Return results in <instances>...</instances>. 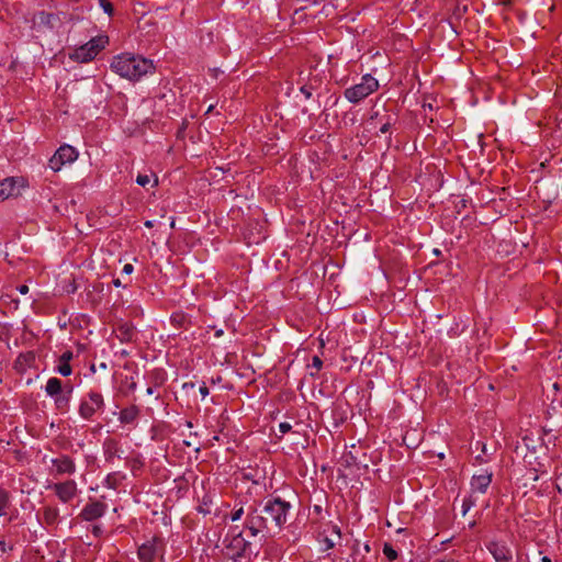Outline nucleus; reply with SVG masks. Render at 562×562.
<instances>
[{"mask_svg":"<svg viewBox=\"0 0 562 562\" xmlns=\"http://www.w3.org/2000/svg\"><path fill=\"white\" fill-rule=\"evenodd\" d=\"M134 270V267L131 265V263H126L124 267H123V272L126 273V274H130L132 273Z\"/></svg>","mask_w":562,"mask_h":562,"instance_id":"38","label":"nucleus"},{"mask_svg":"<svg viewBox=\"0 0 562 562\" xmlns=\"http://www.w3.org/2000/svg\"><path fill=\"white\" fill-rule=\"evenodd\" d=\"M291 508V504L281 499L280 497H274L268 499L261 513L263 516L269 518V526L271 527V531L273 529L280 530L281 527L286 522V516Z\"/></svg>","mask_w":562,"mask_h":562,"instance_id":"2","label":"nucleus"},{"mask_svg":"<svg viewBox=\"0 0 562 562\" xmlns=\"http://www.w3.org/2000/svg\"><path fill=\"white\" fill-rule=\"evenodd\" d=\"M486 549L493 555L495 562H513L512 549L501 541H491L486 543Z\"/></svg>","mask_w":562,"mask_h":562,"instance_id":"9","label":"nucleus"},{"mask_svg":"<svg viewBox=\"0 0 562 562\" xmlns=\"http://www.w3.org/2000/svg\"><path fill=\"white\" fill-rule=\"evenodd\" d=\"M322 366H323V361L321 360V358L317 356L313 357L312 367L315 368L316 370H321Z\"/></svg>","mask_w":562,"mask_h":562,"instance_id":"32","label":"nucleus"},{"mask_svg":"<svg viewBox=\"0 0 562 562\" xmlns=\"http://www.w3.org/2000/svg\"><path fill=\"white\" fill-rule=\"evenodd\" d=\"M324 542L326 544V550H329L335 547V540L329 536H325Z\"/></svg>","mask_w":562,"mask_h":562,"instance_id":"34","label":"nucleus"},{"mask_svg":"<svg viewBox=\"0 0 562 562\" xmlns=\"http://www.w3.org/2000/svg\"><path fill=\"white\" fill-rule=\"evenodd\" d=\"M463 515H465L468 513V510L470 509L471 505L468 504L465 501L463 502Z\"/></svg>","mask_w":562,"mask_h":562,"instance_id":"40","label":"nucleus"},{"mask_svg":"<svg viewBox=\"0 0 562 562\" xmlns=\"http://www.w3.org/2000/svg\"><path fill=\"white\" fill-rule=\"evenodd\" d=\"M212 110H213V105H210L207 109V113L211 112Z\"/></svg>","mask_w":562,"mask_h":562,"instance_id":"50","label":"nucleus"},{"mask_svg":"<svg viewBox=\"0 0 562 562\" xmlns=\"http://www.w3.org/2000/svg\"><path fill=\"white\" fill-rule=\"evenodd\" d=\"M199 392L203 398H205L209 395V389L205 384H203L199 387Z\"/></svg>","mask_w":562,"mask_h":562,"instance_id":"37","label":"nucleus"},{"mask_svg":"<svg viewBox=\"0 0 562 562\" xmlns=\"http://www.w3.org/2000/svg\"><path fill=\"white\" fill-rule=\"evenodd\" d=\"M246 527L249 529L250 535H251L252 537H256V536H257V535L262 530V529H260V528H258V527H252V526L247 525V524H246Z\"/></svg>","mask_w":562,"mask_h":562,"instance_id":"36","label":"nucleus"},{"mask_svg":"<svg viewBox=\"0 0 562 562\" xmlns=\"http://www.w3.org/2000/svg\"><path fill=\"white\" fill-rule=\"evenodd\" d=\"M113 284H114V286H116V288L122 286V282H121V280H120V279H114V280H113Z\"/></svg>","mask_w":562,"mask_h":562,"instance_id":"42","label":"nucleus"},{"mask_svg":"<svg viewBox=\"0 0 562 562\" xmlns=\"http://www.w3.org/2000/svg\"><path fill=\"white\" fill-rule=\"evenodd\" d=\"M9 505V494L7 491L0 488V517L5 515V509Z\"/></svg>","mask_w":562,"mask_h":562,"instance_id":"23","label":"nucleus"},{"mask_svg":"<svg viewBox=\"0 0 562 562\" xmlns=\"http://www.w3.org/2000/svg\"><path fill=\"white\" fill-rule=\"evenodd\" d=\"M383 553L390 561H394L397 558L396 550L390 543H384Z\"/></svg>","mask_w":562,"mask_h":562,"instance_id":"24","label":"nucleus"},{"mask_svg":"<svg viewBox=\"0 0 562 562\" xmlns=\"http://www.w3.org/2000/svg\"><path fill=\"white\" fill-rule=\"evenodd\" d=\"M246 524L271 532V527L269 526V518L267 516H263L262 513L257 514L256 508H250L249 513L247 514Z\"/></svg>","mask_w":562,"mask_h":562,"instance_id":"12","label":"nucleus"},{"mask_svg":"<svg viewBox=\"0 0 562 562\" xmlns=\"http://www.w3.org/2000/svg\"><path fill=\"white\" fill-rule=\"evenodd\" d=\"M72 393V387L68 391H64L59 393L58 395L53 396L54 403L57 409L64 411L67 409L69 406L70 397Z\"/></svg>","mask_w":562,"mask_h":562,"instance_id":"19","label":"nucleus"},{"mask_svg":"<svg viewBox=\"0 0 562 562\" xmlns=\"http://www.w3.org/2000/svg\"><path fill=\"white\" fill-rule=\"evenodd\" d=\"M378 87L379 82L374 77L364 75L361 78V82L346 89L344 95L349 102L358 103L374 92Z\"/></svg>","mask_w":562,"mask_h":562,"instance_id":"4","label":"nucleus"},{"mask_svg":"<svg viewBox=\"0 0 562 562\" xmlns=\"http://www.w3.org/2000/svg\"><path fill=\"white\" fill-rule=\"evenodd\" d=\"M135 335V328L128 323H124L117 327V337L122 341H131Z\"/></svg>","mask_w":562,"mask_h":562,"instance_id":"20","label":"nucleus"},{"mask_svg":"<svg viewBox=\"0 0 562 562\" xmlns=\"http://www.w3.org/2000/svg\"><path fill=\"white\" fill-rule=\"evenodd\" d=\"M482 452H486V446L484 443H482Z\"/></svg>","mask_w":562,"mask_h":562,"instance_id":"48","label":"nucleus"},{"mask_svg":"<svg viewBox=\"0 0 562 562\" xmlns=\"http://www.w3.org/2000/svg\"><path fill=\"white\" fill-rule=\"evenodd\" d=\"M105 406L104 398L101 393L90 391L81 398L79 404V415L85 420H92L93 415L98 412H103Z\"/></svg>","mask_w":562,"mask_h":562,"instance_id":"5","label":"nucleus"},{"mask_svg":"<svg viewBox=\"0 0 562 562\" xmlns=\"http://www.w3.org/2000/svg\"><path fill=\"white\" fill-rule=\"evenodd\" d=\"M61 392H64L61 380H59L58 378H49L45 385V393L49 397H53Z\"/></svg>","mask_w":562,"mask_h":562,"instance_id":"18","label":"nucleus"},{"mask_svg":"<svg viewBox=\"0 0 562 562\" xmlns=\"http://www.w3.org/2000/svg\"><path fill=\"white\" fill-rule=\"evenodd\" d=\"M70 387H71L70 385H66V386L64 387V391H68V390H70Z\"/></svg>","mask_w":562,"mask_h":562,"instance_id":"49","label":"nucleus"},{"mask_svg":"<svg viewBox=\"0 0 562 562\" xmlns=\"http://www.w3.org/2000/svg\"><path fill=\"white\" fill-rule=\"evenodd\" d=\"M243 515H244V508L239 507L238 509L233 512L231 519L233 521H237L241 518Z\"/></svg>","mask_w":562,"mask_h":562,"instance_id":"29","label":"nucleus"},{"mask_svg":"<svg viewBox=\"0 0 562 562\" xmlns=\"http://www.w3.org/2000/svg\"><path fill=\"white\" fill-rule=\"evenodd\" d=\"M59 517V509L53 506H45L43 508V520L45 524L52 526L55 525Z\"/></svg>","mask_w":562,"mask_h":562,"instance_id":"21","label":"nucleus"},{"mask_svg":"<svg viewBox=\"0 0 562 562\" xmlns=\"http://www.w3.org/2000/svg\"><path fill=\"white\" fill-rule=\"evenodd\" d=\"M227 549L232 551L233 555L236 558H246L251 554V543L243 537L241 532L232 537Z\"/></svg>","mask_w":562,"mask_h":562,"instance_id":"8","label":"nucleus"},{"mask_svg":"<svg viewBox=\"0 0 562 562\" xmlns=\"http://www.w3.org/2000/svg\"><path fill=\"white\" fill-rule=\"evenodd\" d=\"M392 122H391V119L389 117L387 121L380 127V133L381 134H386L391 126H392Z\"/></svg>","mask_w":562,"mask_h":562,"instance_id":"30","label":"nucleus"},{"mask_svg":"<svg viewBox=\"0 0 562 562\" xmlns=\"http://www.w3.org/2000/svg\"><path fill=\"white\" fill-rule=\"evenodd\" d=\"M78 158V151L75 147L70 145L60 146L53 157L48 160V167L53 171H59L63 166L67 164H72Z\"/></svg>","mask_w":562,"mask_h":562,"instance_id":"7","label":"nucleus"},{"mask_svg":"<svg viewBox=\"0 0 562 562\" xmlns=\"http://www.w3.org/2000/svg\"><path fill=\"white\" fill-rule=\"evenodd\" d=\"M21 294H26L29 292V286L26 284H22L18 288Z\"/></svg>","mask_w":562,"mask_h":562,"instance_id":"39","label":"nucleus"},{"mask_svg":"<svg viewBox=\"0 0 562 562\" xmlns=\"http://www.w3.org/2000/svg\"><path fill=\"white\" fill-rule=\"evenodd\" d=\"M145 226L148 227V228L154 227V221H146L145 222Z\"/></svg>","mask_w":562,"mask_h":562,"instance_id":"43","label":"nucleus"},{"mask_svg":"<svg viewBox=\"0 0 562 562\" xmlns=\"http://www.w3.org/2000/svg\"><path fill=\"white\" fill-rule=\"evenodd\" d=\"M104 457L108 462H112L114 458H123L124 450L120 443L112 438H108L103 442Z\"/></svg>","mask_w":562,"mask_h":562,"instance_id":"13","label":"nucleus"},{"mask_svg":"<svg viewBox=\"0 0 562 562\" xmlns=\"http://www.w3.org/2000/svg\"><path fill=\"white\" fill-rule=\"evenodd\" d=\"M101 369H105L106 368V364L105 363H101Z\"/></svg>","mask_w":562,"mask_h":562,"instance_id":"51","label":"nucleus"},{"mask_svg":"<svg viewBox=\"0 0 562 562\" xmlns=\"http://www.w3.org/2000/svg\"><path fill=\"white\" fill-rule=\"evenodd\" d=\"M292 426L289 423H281L279 425V431L284 435L291 430Z\"/></svg>","mask_w":562,"mask_h":562,"instance_id":"33","label":"nucleus"},{"mask_svg":"<svg viewBox=\"0 0 562 562\" xmlns=\"http://www.w3.org/2000/svg\"><path fill=\"white\" fill-rule=\"evenodd\" d=\"M366 552H370V546L368 543L364 544Z\"/></svg>","mask_w":562,"mask_h":562,"instance_id":"47","label":"nucleus"},{"mask_svg":"<svg viewBox=\"0 0 562 562\" xmlns=\"http://www.w3.org/2000/svg\"><path fill=\"white\" fill-rule=\"evenodd\" d=\"M16 194H19V189L16 188V182L13 178H7L0 181V201Z\"/></svg>","mask_w":562,"mask_h":562,"instance_id":"16","label":"nucleus"},{"mask_svg":"<svg viewBox=\"0 0 562 562\" xmlns=\"http://www.w3.org/2000/svg\"><path fill=\"white\" fill-rule=\"evenodd\" d=\"M0 550H1V552H5L7 551L5 543L2 540H0Z\"/></svg>","mask_w":562,"mask_h":562,"instance_id":"41","label":"nucleus"},{"mask_svg":"<svg viewBox=\"0 0 562 562\" xmlns=\"http://www.w3.org/2000/svg\"><path fill=\"white\" fill-rule=\"evenodd\" d=\"M330 529H331V533H330V536H333V535H334V536H336L338 539H340V537H341L340 528H339L337 525H333V526L330 527Z\"/></svg>","mask_w":562,"mask_h":562,"instance_id":"35","label":"nucleus"},{"mask_svg":"<svg viewBox=\"0 0 562 562\" xmlns=\"http://www.w3.org/2000/svg\"><path fill=\"white\" fill-rule=\"evenodd\" d=\"M52 488L63 503L70 502L77 495V483L74 480H68L61 483L53 484Z\"/></svg>","mask_w":562,"mask_h":562,"instance_id":"10","label":"nucleus"},{"mask_svg":"<svg viewBox=\"0 0 562 562\" xmlns=\"http://www.w3.org/2000/svg\"><path fill=\"white\" fill-rule=\"evenodd\" d=\"M99 4L109 16L113 15L114 8L109 0H99Z\"/></svg>","mask_w":562,"mask_h":562,"instance_id":"25","label":"nucleus"},{"mask_svg":"<svg viewBox=\"0 0 562 562\" xmlns=\"http://www.w3.org/2000/svg\"><path fill=\"white\" fill-rule=\"evenodd\" d=\"M111 69L122 78L135 81L153 72L154 64L139 55L125 53L113 58Z\"/></svg>","mask_w":562,"mask_h":562,"instance_id":"1","label":"nucleus"},{"mask_svg":"<svg viewBox=\"0 0 562 562\" xmlns=\"http://www.w3.org/2000/svg\"><path fill=\"white\" fill-rule=\"evenodd\" d=\"M300 91L305 95L306 99H310L312 97V87L310 86H302Z\"/></svg>","mask_w":562,"mask_h":562,"instance_id":"31","label":"nucleus"},{"mask_svg":"<svg viewBox=\"0 0 562 562\" xmlns=\"http://www.w3.org/2000/svg\"><path fill=\"white\" fill-rule=\"evenodd\" d=\"M136 182H137V184H139L142 187H146L150 182L149 176L138 175L136 178Z\"/></svg>","mask_w":562,"mask_h":562,"instance_id":"27","label":"nucleus"},{"mask_svg":"<svg viewBox=\"0 0 562 562\" xmlns=\"http://www.w3.org/2000/svg\"><path fill=\"white\" fill-rule=\"evenodd\" d=\"M165 551L166 544L164 539L153 537L138 547L137 558L140 562H154L156 558L162 559Z\"/></svg>","mask_w":562,"mask_h":562,"instance_id":"6","label":"nucleus"},{"mask_svg":"<svg viewBox=\"0 0 562 562\" xmlns=\"http://www.w3.org/2000/svg\"><path fill=\"white\" fill-rule=\"evenodd\" d=\"M146 393H147L148 395H151V394L154 393L153 387H148V389L146 390Z\"/></svg>","mask_w":562,"mask_h":562,"instance_id":"46","label":"nucleus"},{"mask_svg":"<svg viewBox=\"0 0 562 562\" xmlns=\"http://www.w3.org/2000/svg\"><path fill=\"white\" fill-rule=\"evenodd\" d=\"M541 562H551V559L549 557H543L541 559Z\"/></svg>","mask_w":562,"mask_h":562,"instance_id":"45","label":"nucleus"},{"mask_svg":"<svg viewBox=\"0 0 562 562\" xmlns=\"http://www.w3.org/2000/svg\"><path fill=\"white\" fill-rule=\"evenodd\" d=\"M139 415V409L137 406L135 405H131L126 408H123L121 412H120V416H119V420L122 423V424H133L136 418L138 417Z\"/></svg>","mask_w":562,"mask_h":562,"instance_id":"17","label":"nucleus"},{"mask_svg":"<svg viewBox=\"0 0 562 562\" xmlns=\"http://www.w3.org/2000/svg\"><path fill=\"white\" fill-rule=\"evenodd\" d=\"M52 463L56 468L58 474H72L76 471V465L68 456L52 459Z\"/></svg>","mask_w":562,"mask_h":562,"instance_id":"15","label":"nucleus"},{"mask_svg":"<svg viewBox=\"0 0 562 562\" xmlns=\"http://www.w3.org/2000/svg\"><path fill=\"white\" fill-rule=\"evenodd\" d=\"M106 505L101 502H90L81 510V518L87 521L95 520L105 513Z\"/></svg>","mask_w":562,"mask_h":562,"instance_id":"11","label":"nucleus"},{"mask_svg":"<svg viewBox=\"0 0 562 562\" xmlns=\"http://www.w3.org/2000/svg\"><path fill=\"white\" fill-rule=\"evenodd\" d=\"M55 372L59 373L63 376H69L72 373V368L70 362H58L55 367Z\"/></svg>","mask_w":562,"mask_h":562,"instance_id":"22","label":"nucleus"},{"mask_svg":"<svg viewBox=\"0 0 562 562\" xmlns=\"http://www.w3.org/2000/svg\"><path fill=\"white\" fill-rule=\"evenodd\" d=\"M38 16H40L41 23H44V24H49L50 20L54 18V15L52 13H46V12H41Z\"/></svg>","mask_w":562,"mask_h":562,"instance_id":"28","label":"nucleus"},{"mask_svg":"<svg viewBox=\"0 0 562 562\" xmlns=\"http://www.w3.org/2000/svg\"><path fill=\"white\" fill-rule=\"evenodd\" d=\"M72 358H74V353L71 351L67 350L59 356L58 362H70Z\"/></svg>","mask_w":562,"mask_h":562,"instance_id":"26","label":"nucleus"},{"mask_svg":"<svg viewBox=\"0 0 562 562\" xmlns=\"http://www.w3.org/2000/svg\"><path fill=\"white\" fill-rule=\"evenodd\" d=\"M434 562H454L453 559H442V560H436Z\"/></svg>","mask_w":562,"mask_h":562,"instance_id":"44","label":"nucleus"},{"mask_svg":"<svg viewBox=\"0 0 562 562\" xmlns=\"http://www.w3.org/2000/svg\"><path fill=\"white\" fill-rule=\"evenodd\" d=\"M492 476H493V473L487 472V471H484L481 474L473 475V477L471 480L472 488L484 494L487 491V488L492 482Z\"/></svg>","mask_w":562,"mask_h":562,"instance_id":"14","label":"nucleus"},{"mask_svg":"<svg viewBox=\"0 0 562 562\" xmlns=\"http://www.w3.org/2000/svg\"><path fill=\"white\" fill-rule=\"evenodd\" d=\"M109 43L106 35H98L92 37L89 42L76 48L71 54L70 58L78 63H89L95 58V56L105 48Z\"/></svg>","mask_w":562,"mask_h":562,"instance_id":"3","label":"nucleus"}]
</instances>
